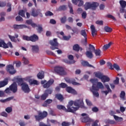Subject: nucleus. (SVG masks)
Masks as SVG:
<instances>
[{
	"label": "nucleus",
	"instance_id": "nucleus-21",
	"mask_svg": "<svg viewBox=\"0 0 126 126\" xmlns=\"http://www.w3.org/2000/svg\"><path fill=\"white\" fill-rule=\"evenodd\" d=\"M66 91H67L68 93H71L72 94H75L76 93V91L71 87H67L66 88Z\"/></svg>",
	"mask_w": 126,
	"mask_h": 126
},
{
	"label": "nucleus",
	"instance_id": "nucleus-11",
	"mask_svg": "<svg viewBox=\"0 0 126 126\" xmlns=\"http://www.w3.org/2000/svg\"><path fill=\"white\" fill-rule=\"evenodd\" d=\"M84 105V102H83V99H79L76 100L74 103V106L78 107V109L80 107H83Z\"/></svg>",
	"mask_w": 126,
	"mask_h": 126
},
{
	"label": "nucleus",
	"instance_id": "nucleus-64",
	"mask_svg": "<svg viewBox=\"0 0 126 126\" xmlns=\"http://www.w3.org/2000/svg\"><path fill=\"white\" fill-rule=\"evenodd\" d=\"M39 126H51V125H47L43 122H40L39 123Z\"/></svg>",
	"mask_w": 126,
	"mask_h": 126
},
{
	"label": "nucleus",
	"instance_id": "nucleus-19",
	"mask_svg": "<svg viewBox=\"0 0 126 126\" xmlns=\"http://www.w3.org/2000/svg\"><path fill=\"white\" fill-rule=\"evenodd\" d=\"M0 48H3V49H8V46L4 40H1L0 41Z\"/></svg>",
	"mask_w": 126,
	"mask_h": 126
},
{
	"label": "nucleus",
	"instance_id": "nucleus-15",
	"mask_svg": "<svg viewBox=\"0 0 126 126\" xmlns=\"http://www.w3.org/2000/svg\"><path fill=\"white\" fill-rule=\"evenodd\" d=\"M80 34L82 36H83L85 38L84 44L85 46L87 45V33H86V32L85 30H82L80 32Z\"/></svg>",
	"mask_w": 126,
	"mask_h": 126
},
{
	"label": "nucleus",
	"instance_id": "nucleus-63",
	"mask_svg": "<svg viewBox=\"0 0 126 126\" xmlns=\"http://www.w3.org/2000/svg\"><path fill=\"white\" fill-rule=\"evenodd\" d=\"M95 23L97 24V25H103V21H96Z\"/></svg>",
	"mask_w": 126,
	"mask_h": 126
},
{
	"label": "nucleus",
	"instance_id": "nucleus-61",
	"mask_svg": "<svg viewBox=\"0 0 126 126\" xmlns=\"http://www.w3.org/2000/svg\"><path fill=\"white\" fill-rule=\"evenodd\" d=\"M16 20L17 21H23V18L20 17V16H18L16 17Z\"/></svg>",
	"mask_w": 126,
	"mask_h": 126
},
{
	"label": "nucleus",
	"instance_id": "nucleus-30",
	"mask_svg": "<svg viewBox=\"0 0 126 126\" xmlns=\"http://www.w3.org/2000/svg\"><path fill=\"white\" fill-rule=\"evenodd\" d=\"M57 108L58 109V110H63V111H64V112L67 113V109H66L64 106L62 105H58L57 106Z\"/></svg>",
	"mask_w": 126,
	"mask_h": 126
},
{
	"label": "nucleus",
	"instance_id": "nucleus-54",
	"mask_svg": "<svg viewBox=\"0 0 126 126\" xmlns=\"http://www.w3.org/2000/svg\"><path fill=\"white\" fill-rule=\"evenodd\" d=\"M86 17H87V13H86V11H83L82 13V18L83 19H86Z\"/></svg>",
	"mask_w": 126,
	"mask_h": 126
},
{
	"label": "nucleus",
	"instance_id": "nucleus-38",
	"mask_svg": "<svg viewBox=\"0 0 126 126\" xmlns=\"http://www.w3.org/2000/svg\"><path fill=\"white\" fill-rule=\"evenodd\" d=\"M113 117L115 121L117 122H123V121H124V119L122 117H119L118 116L116 115H113Z\"/></svg>",
	"mask_w": 126,
	"mask_h": 126
},
{
	"label": "nucleus",
	"instance_id": "nucleus-10",
	"mask_svg": "<svg viewBox=\"0 0 126 126\" xmlns=\"http://www.w3.org/2000/svg\"><path fill=\"white\" fill-rule=\"evenodd\" d=\"M6 70L10 74L13 75L16 73V70L14 69V66L11 64L7 65Z\"/></svg>",
	"mask_w": 126,
	"mask_h": 126
},
{
	"label": "nucleus",
	"instance_id": "nucleus-18",
	"mask_svg": "<svg viewBox=\"0 0 126 126\" xmlns=\"http://www.w3.org/2000/svg\"><path fill=\"white\" fill-rule=\"evenodd\" d=\"M31 42H37V41H39V36L35 34L31 35Z\"/></svg>",
	"mask_w": 126,
	"mask_h": 126
},
{
	"label": "nucleus",
	"instance_id": "nucleus-51",
	"mask_svg": "<svg viewBox=\"0 0 126 126\" xmlns=\"http://www.w3.org/2000/svg\"><path fill=\"white\" fill-rule=\"evenodd\" d=\"M5 111L9 114L12 112V107H8L5 109Z\"/></svg>",
	"mask_w": 126,
	"mask_h": 126
},
{
	"label": "nucleus",
	"instance_id": "nucleus-14",
	"mask_svg": "<svg viewBox=\"0 0 126 126\" xmlns=\"http://www.w3.org/2000/svg\"><path fill=\"white\" fill-rule=\"evenodd\" d=\"M9 87L11 91L13 93H16L17 92V84H16V83H13Z\"/></svg>",
	"mask_w": 126,
	"mask_h": 126
},
{
	"label": "nucleus",
	"instance_id": "nucleus-58",
	"mask_svg": "<svg viewBox=\"0 0 126 126\" xmlns=\"http://www.w3.org/2000/svg\"><path fill=\"white\" fill-rule=\"evenodd\" d=\"M113 67L114 68H115L118 71L120 70V66H119V65H118L117 63H114L113 64Z\"/></svg>",
	"mask_w": 126,
	"mask_h": 126
},
{
	"label": "nucleus",
	"instance_id": "nucleus-20",
	"mask_svg": "<svg viewBox=\"0 0 126 126\" xmlns=\"http://www.w3.org/2000/svg\"><path fill=\"white\" fill-rule=\"evenodd\" d=\"M8 83V79L5 78L4 81H0V88H1V87H4L5 85H7Z\"/></svg>",
	"mask_w": 126,
	"mask_h": 126
},
{
	"label": "nucleus",
	"instance_id": "nucleus-53",
	"mask_svg": "<svg viewBox=\"0 0 126 126\" xmlns=\"http://www.w3.org/2000/svg\"><path fill=\"white\" fill-rule=\"evenodd\" d=\"M71 125L70 123L66 122H63L62 123V126H69Z\"/></svg>",
	"mask_w": 126,
	"mask_h": 126
},
{
	"label": "nucleus",
	"instance_id": "nucleus-60",
	"mask_svg": "<svg viewBox=\"0 0 126 126\" xmlns=\"http://www.w3.org/2000/svg\"><path fill=\"white\" fill-rule=\"evenodd\" d=\"M24 80H25V81H29V82L30 83L31 81V77L30 76H28L25 78H24Z\"/></svg>",
	"mask_w": 126,
	"mask_h": 126
},
{
	"label": "nucleus",
	"instance_id": "nucleus-6",
	"mask_svg": "<svg viewBox=\"0 0 126 126\" xmlns=\"http://www.w3.org/2000/svg\"><path fill=\"white\" fill-rule=\"evenodd\" d=\"M49 44L51 45L50 49L54 51V50L59 49V42H58V38H54L53 40H50Z\"/></svg>",
	"mask_w": 126,
	"mask_h": 126
},
{
	"label": "nucleus",
	"instance_id": "nucleus-52",
	"mask_svg": "<svg viewBox=\"0 0 126 126\" xmlns=\"http://www.w3.org/2000/svg\"><path fill=\"white\" fill-rule=\"evenodd\" d=\"M59 86L61 87V88H66L67 85L64 83H62L59 84Z\"/></svg>",
	"mask_w": 126,
	"mask_h": 126
},
{
	"label": "nucleus",
	"instance_id": "nucleus-50",
	"mask_svg": "<svg viewBox=\"0 0 126 126\" xmlns=\"http://www.w3.org/2000/svg\"><path fill=\"white\" fill-rule=\"evenodd\" d=\"M24 80V78H17V81L18 82V83H19V84H22V83H23Z\"/></svg>",
	"mask_w": 126,
	"mask_h": 126
},
{
	"label": "nucleus",
	"instance_id": "nucleus-45",
	"mask_svg": "<svg viewBox=\"0 0 126 126\" xmlns=\"http://www.w3.org/2000/svg\"><path fill=\"white\" fill-rule=\"evenodd\" d=\"M23 39H24L25 41H31V36L23 35Z\"/></svg>",
	"mask_w": 126,
	"mask_h": 126
},
{
	"label": "nucleus",
	"instance_id": "nucleus-13",
	"mask_svg": "<svg viewBox=\"0 0 126 126\" xmlns=\"http://www.w3.org/2000/svg\"><path fill=\"white\" fill-rule=\"evenodd\" d=\"M65 81L67 83H70L72 84L73 85H80L79 83L75 82V79H69L68 78H65Z\"/></svg>",
	"mask_w": 126,
	"mask_h": 126
},
{
	"label": "nucleus",
	"instance_id": "nucleus-46",
	"mask_svg": "<svg viewBox=\"0 0 126 126\" xmlns=\"http://www.w3.org/2000/svg\"><path fill=\"white\" fill-rule=\"evenodd\" d=\"M120 97L122 99H125V97H126V93L125 91H122L121 92Z\"/></svg>",
	"mask_w": 126,
	"mask_h": 126
},
{
	"label": "nucleus",
	"instance_id": "nucleus-35",
	"mask_svg": "<svg viewBox=\"0 0 126 126\" xmlns=\"http://www.w3.org/2000/svg\"><path fill=\"white\" fill-rule=\"evenodd\" d=\"M37 28L36 29V30L38 32V33H42L43 32V27L42 26V25H37Z\"/></svg>",
	"mask_w": 126,
	"mask_h": 126
},
{
	"label": "nucleus",
	"instance_id": "nucleus-43",
	"mask_svg": "<svg viewBox=\"0 0 126 126\" xmlns=\"http://www.w3.org/2000/svg\"><path fill=\"white\" fill-rule=\"evenodd\" d=\"M8 37L12 42H14L15 43L17 42V40L15 39V37L14 36L8 35Z\"/></svg>",
	"mask_w": 126,
	"mask_h": 126
},
{
	"label": "nucleus",
	"instance_id": "nucleus-17",
	"mask_svg": "<svg viewBox=\"0 0 126 126\" xmlns=\"http://www.w3.org/2000/svg\"><path fill=\"white\" fill-rule=\"evenodd\" d=\"M28 27L26 25H14L13 28L14 29H24V28H28Z\"/></svg>",
	"mask_w": 126,
	"mask_h": 126
},
{
	"label": "nucleus",
	"instance_id": "nucleus-59",
	"mask_svg": "<svg viewBox=\"0 0 126 126\" xmlns=\"http://www.w3.org/2000/svg\"><path fill=\"white\" fill-rule=\"evenodd\" d=\"M52 15H54V14L50 11H48L45 13L46 16H52Z\"/></svg>",
	"mask_w": 126,
	"mask_h": 126
},
{
	"label": "nucleus",
	"instance_id": "nucleus-27",
	"mask_svg": "<svg viewBox=\"0 0 126 126\" xmlns=\"http://www.w3.org/2000/svg\"><path fill=\"white\" fill-rule=\"evenodd\" d=\"M32 51L33 53H39V46L37 45H32Z\"/></svg>",
	"mask_w": 126,
	"mask_h": 126
},
{
	"label": "nucleus",
	"instance_id": "nucleus-44",
	"mask_svg": "<svg viewBox=\"0 0 126 126\" xmlns=\"http://www.w3.org/2000/svg\"><path fill=\"white\" fill-rule=\"evenodd\" d=\"M19 15L22 16V17H25V11L23 10H21L19 12Z\"/></svg>",
	"mask_w": 126,
	"mask_h": 126
},
{
	"label": "nucleus",
	"instance_id": "nucleus-2",
	"mask_svg": "<svg viewBox=\"0 0 126 126\" xmlns=\"http://www.w3.org/2000/svg\"><path fill=\"white\" fill-rule=\"evenodd\" d=\"M98 6H99V4L96 2H94L92 3L90 2H87L84 5L85 10L90 9V8H92L93 10H96Z\"/></svg>",
	"mask_w": 126,
	"mask_h": 126
},
{
	"label": "nucleus",
	"instance_id": "nucleus-40",
	"mask_svg": "<svg viewBox=\"0 0 126 126\" xmlns=\"http://www.w3.org/2000/svg\"><path fill=\"white\" fill-rule=\"evenodd\" d=\"M79 45L78 44H75L73 46V50L74 51H76V52H79Z\"/></svg>",
	"mask_w": 126,
	"mask_h": 126
},
{
	"label": "nucleus",
	"instance_id": "nucleus-33",
	"mask_svg": "<svg viewBox=\"0 0 126 126\" xmlns=\"http://www.w3.org/2000/svg\"><path fill=\"white\" fill-rule=\"evenodd\" d=\"M86 55L89 59H92V58H93V54L91 51H87L86 52Z\"/></svg>",
	"mask_w": 126,
	"mask_h": 126
},
{
	"label": "nucleus",
	"instance_id": "nucleus-36",
	"mask_svg": "<svg viewBox=\"0 0 126 126\" xmlns=\"http://www.w3.org/2000/svg\"><path fill=\"white\" fill-rule=\"evenodd\" d=\"M113 44L112 42H110L108 44H105L103 46V49L106 51V50H108L110 47H111V45Z\"/></svg>",
	"mask_w": 126,
	"mask_h": 126
},
{
	"label": "nucleus",
	"instance_id": "nucleus-55",
	"mask_svg": "<svg viewBox=\"0 0 126 126\" xmlns=\"http://www.w3.org/2000/svg\"><path fill=\"white\" fill-rule=\"evenodd\" d=\"M120 79L119 77H117L116 78V79L113 81V83L115 84L116 85H118L119 83Z\"/></svg>",
	"mask_w": 126,
	"mask_h": 126
},
{
	"label": "nucleus",
	"instance_id": "nucleus-47",
	"mask_svg": "<svg viewBox=\"0 0 126 126\" xmlns=\"http://www.w3.org/2000/svg\"><path fill=\"white\" fill-rule=\"evenodd\" d=\"M107 66H108V67H109L110 69H111V70H113L114 69L113 65L111 63L108 62L107 63Z\"/></svg>",
	"mask_w": 126,
	"mask_h": 126
},
{
	"label": "nucleus",
	"instance_id": "nucleus-29",
	"mask_svg": "<svg viewBox=\"0 0 126 126\" xmlns=\"http://www.w3.org/2000/svg\"><path fill=\"white\" fill-rule=\"evenodd\" d=\"M101 80L103 83H105V82H109V81H110V78L106 75H103Z\"/></svg>",
	"mask_w": 126,
	"mask_h": 126
},
{
	"label": "nucleus",
	"instance_id": "nucleus-49",
	"mask_svg": "<svg viewBox=\"0 0 126 126\" xmlns=\"http://www.w3.org/2000/svg\"><path fill=\"white\" fill-rule=\"evenodd\" d=\"M7 7H9L7 9V12H10V11H11V3H7Z\"/></svg>",
	"mask_w": 126,
	"mask_h": 126
},
{
	"label": "nucleus",
	"instance_id": "nucleus-34",
	"mask_svg": "<svg viewBox=\"0 0 126 126\" xmlns=\"http://www.w3.org/2000/svg\"><path fill=\"white\" fill-rule=\"evenodd\" d=\"M94 51L96 57H101V50L100 49H95Z\"/></svg>",
	"mask_w": 126,
	"mask_h": 126
},
{
	"label": "nucleus",
	"instance_id": "nucleus-37",
	"mask_svg": "<svg viewBox=\"0 0 126 126\" xmlns=\"http://www.w3.org/2000/svg\"><path fill=\"white\" fill-rule=\"evenodd\" d=\"M120 4L121 6V7H123V8H126V1L124 0H121L120 1Z\"/></svg>",
	"mask_w": 126,
	"mask_h": 126
},
{
	"label": "nucleus",
	"instance_id": "nucleus-31",
	"mask_svg": "<svg viewBox=\"0 0 126 126\" xmlns=\"http://www.w3.org/2000/svg\"><path fill=\"white\" fill-rule=\"evenodd\" d=\"M104 75L103 73H101L100 72H96L95 73V76L97 77V78H99V79H102Z\"/></svg>",
	"mask_w": 126,
	"mask_h": 126
},
{
	"label": "nucleus",
	"instance_id": "nucleus-7",
	"mask_svg": "<svg viewBox=\"0 0 126 126\" xmlns=\"http://www.w3.org/2000/svg\"><path fill=\"white\" fill-rule=\"evenodd\" d=\"M41 11L42 10L40 9L35 10V8H32L31 12V15L33 17H37L38 15H39L40 17H43V14Z\"/></svg>",
	"mask_w": 126,
	"mask_h": 126
},
{
	"label": "nucleus",
	"instance_id": "nucleus-25",
	"mask_svg": "<svg viewBox=\"0 0 126 126\" xmlns=\"http://www.w3.org/2000/svg\"><path fill=\"white\" fill-rule=\"evenodd\" d=\"M38 79H43L45 77V72L43 71H40L37 75Z\"/></svg>",
	"mask_w": 126,
	"mask_h": 126
},
{
	"label": "nucleus",
	"instance_id": "nucleus-32",
	"mask_svg": "<svg viewBox=\"0 0 126 126\" xmlns=\"http://www.w3.org/2000/svg\"><path fill=\"white\" fill-rule=\"evenodd\" d=\"M66 9H67V7H66V5H63L59 6L58 10H59V11H64L65 10H66Z\"/></svg>",
	"mask_w": 126,
	"mask_h": 126
},
{
	"label": "nucleus",
	"instance_id": "nucleus-24",
	"mask_svg": "<svg viewBox=\"0 0 126 126\" xmlns=\"http://www.w3.org/2000/svg\"><path fill=\"white\" fill-rule=\"evenodd\" d=\"M55 97L61 102H63L64 99V98H63V95L60 94H55Z\"/></svg>",
	"mask_w": 126,
	"mask_h": 126
},
{
	"label": "nucleus",
	"instance_id": "nucleus-22",
	"mask_svg": "<svg viewBox=\"0 0 126 126\" xmlns=\"http://www.w3.org/2000/svg\"><path fill=\"white\" fill-rule=\"evenodd\" d=\"M105 87L107 89V91H104L103 92V93H105L106 96L109 94V93H112V90L110 88V86L108 84L104 85Z\"/></svg>",
	"mask_w": 126,
	"mask_h": 126
},
{
	"label": "nucleus",
	"instance_id": "nucleus-3",
	"mask_svg": "<svg viewBox=\"0 0 126 126\" xmlns=\"http://www.w3.org/2000/svg\"><path fill=\"white\" fill-rule=\"evenodd\" d=\"M74 105V101L71 100L68 102V104L67 106V113H73L74 114L77 110H78V107H72V105Z\"/></svg>",
	"mask_w": 126,
	"mask_h": 126
},
{
	"label": "nucleus",
	"instance_id": "nucleus-16",
	"mask_svg": "<svg viewBox=\"0 0 126 126\" xmlns=\"http://www.w3.org/2000/svg\"><path fill=\"white\" fill-rule=\"evenodd\" d=\"M81 64L83 65V66L88 67H93L94 68V66L89 64V63L87 61H85L84 60H82L81 62Z\"/></svg>",
	"mask_w": 126,
	"mask_h": 126
},
{
	"label": "nucleus",
	"instance_id": "nucleus-12",
	"mask_svg": "<svg viewBox=\"0 0 126 126\" xmlns=\"http://www.w3.org/2000/svg\"><path fill=\"white\" fill-rule=\"evenodd\" d=\"M22 90L25 92V93H29L30 92V88L28 84L26 83H22L21 84Z\"/></svg>",
	"mask_w": 126,
	"mask_h": 126
},
{
	"label": "nucleus",
	"instance_id": "nucleus-56",
	"mask_svg": "<svg viewBox=\"0 0 126 126\" xmlns=\"http://www.w3.org/2000/svg\"><path fill=\"white\" fill-rule=\"evenodd\" d=\"M92 111L94 113H97L99 111V108L95 106L92 108Z\"/></svg>",
	"mask_w": 126,
	"mask_h": 126
},
{
	"label": "nucleus",
	"instance_id": "nucleus-4",
	"mask_svg": "<svg viewBox=\"0 0 126 126\" xmlns=\"http://www.w3.org/2000/svg\"><path fill=\"white\" fill-rule=\"evenodd\" d=\"M38 115L34 116L35 121L40 122L41 120H44L45 118H47L48 116V112L47 111H43V112H38Z\"/></svg>",
	"mask_w": 126,
	"mask_h": 126
},
{
	"label": "nucleus",
	"instance_id": "nucleus-28",
	"mask_svg": "<svg viewBox=\"0 0 126 126\" xmlns=\"http://www.w3.org/2000/svg\"><path fill=\"white\" fill-rule=\"evenodd\" d=\"M91 30L92 32V35L93 37L96 35V29L95 28V26L94 25H92L91 26Z\"/></svg>",
	"mask_w": 126,
	"mask_h": 126
},
{
	"label": "nucleus",
	"instance_id": "nucleus-26",
	"mask_svg": "<svg viewBox=\"0 0 126 126\" xmlns=\"http://www.w3.org/2000/svg\"><path fill=\"white\" fill-rule=\"evenodd\" d=\"M81 121L82 123H89V122H91L92 120L89 116H86L82 118Z\"/></svg>",
	"mask_w": 126,
	"mask_h": 126
},
{
	"label": "nucleus",
	"instance_id": "nucleus-1",
	"mask_svg": "<svg viewBox=\"0 0 126 126\" xmlns=\"http://www.w3.org/2000/svg\"><path fill=\"white\" fill-rule=\"evenodd\" d=\"M90 82L93 84L91 91L92 92L94 96L95 97H99V89H104V86L101 82H98L97 79H91Z\"/></svg>",
	"mask_w": 126,
	"mask_h": 126
},
{
	"label": "nucleus",
	"instance_id": "nucleus-57",
	"mask_svg": "<svg viewBox=\"0 0 126 126\" xmlns=\"http://www.w3.org/2000/svg\"><path fill=\"white\" fill-rule=\"evenodd\" d=\"M71 38V36L70 35H68V36H63V40H64L65 41H68V40H69V39H70Z\"/></svg>",
	"mask_w": 126,
	"mask_h": 126
},
{
	"label": "nucleus",
	"instance_id": "nucleus-41",
	"mask_svg": "<svg viewBox=\"0 0 126 126\" xmlns=\"http://www.w3.org/2000/svg\"><path fill=\"white\" fill-rule=\"evenodd\" d=\"M106 124H110V125H115L116 121H115V120L108 119L106 120Z\"/></svg>",
	"mask_w": 126,
	"mask_h": 126
},
{
	"label": "nucleus",
	"instance_id": "nucleus-9",
	"mask_svg": "<svg viewBox=\"0 0 126 126\" xmlns=\"http://www.w3.org/2000/svg\"><path fill=\"white\" fill-rule=\"evenodd\" d=\"M53 93V90L51 89H47L45 91L43 94L41 96V100L45 101L48 98L49 94H51Z\"/></svg>",
	"mask_w": 126,
	"mask_h": 126
},
{
	"label": "nucleus",
	"instance_id": "nucleus-48",
	"mask_svg": "<svg viewBox=\"0 0 126 126\" xmlns=\"http://www.w3.org/2000/svg\"><path fill=\"white\" fill-rule=\"evenodd\" d=\"M22 61L23 62L24 64H28L29 63L28 59H26L25 57L23 58Z\"/></svg>",
	"mask_w": 126,
	"mask_h": 126
},
{
	"label": "nucleus",
	"instance_id": "nucleus-8",
	"mask_svg": "<svg viewBox=\"0 0 126 126\" xmlns=\"http://www.w3.org/2000/svg\"><path fill=\"white\" fill-rule=\"evenodd\" d=\"M54 70L59 75H62V76L66 75V72L64 71V69L62 67L56 66L54 68Z\"/></svg>",
	"mask_w": 126,
	"mask_h": 126
},
{
	"label": "nucleus",
	"instance_id": "nucleus-23",
	"mask_svg": "<svg viewBox=\"0 0 126 126\" xmlns=\"http://www.w3.org/2000/svg\"><path fill=\"white\" fill-rule=\"evenodd\" d=\"M53 100L51 99H48L45 100L44 103L42 104L43 107H48V105H50L51 103H52Z\"/></svg>",
	"mask_w": 126,
	"mask_h": 126
},
{
	"label": "nucleus",
	"instance_id": "nucleus-5",
	"mask_svg": "<svg viewBox=\"0 0 126 126\" xmlns=\"http://www.w3.org/2000/svg\"><path fill=\"white\" fill-rule=\"evenodd\" d=\"M54 82H55V80L54 79H50L47 82V80H44L41 81V84L43 85V88H49L51 87L53 84H54Z\"/></svg>",
	"mask_w": 126,
	"mask_h": 126
},
{
	"label": "nucleus",
	"instance_id": "nucleus-62",
	"mask_svg": "<svg viewBox=\"0 0 126 126\" xmlns=\"http://www.w3.org/2000/svg\"><path fill=\"white\" fill-rule=\"evenodd\" d=\"M86 102L88 106H92V102L89 100L88 99H86Z\"/></svg>",
	"mask_w": 126,
	"mask_h": 126
},
{
	"label": "nucleus",
	"instance_id": "nucleus-42",
	"mask_svg": "<svg viewBox=\"0 0 126 126\" xmlns=\"http://www.w3.org/2000/svg\"><path fill=\"white\" fill-rule=\"evenodd\" d=\"M61 23L64 24L66 22V16H64L62 17L60 19Z\"/></svg>",
	"mask_w": 126,
	"mask_h": 126
},
{
	"label": "nucleus",
	"instance_id": "nucleus-39",
	"mask_svg": "<svg viewBox=\"0 0 126 126\" xmlns=\"http://www.w3.org/2000/svg\"><path fill=\"white\" fill-rule=\"evenodd\" d=\"M112 28L109 27L108 26H105L104 27V31L105 32H107L108 33H111L112 31Z\"/></svg>",
	"mask_w": 126,
	"mask_h": 126
}]
</instances>
